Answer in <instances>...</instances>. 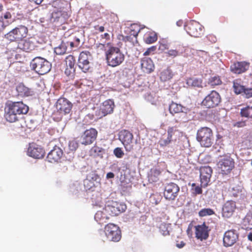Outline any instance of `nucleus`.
I'll use <instances>...</instances> for the list:
<instances>
[{"mask_svg": "<svg viewBox=\"0 0 252 252\" xmlns=\"http://www.w3.org/2000/svg\"><path fill=\"white\" fill-rule=\"evenodd\" d=\"M102 149L97 146H94L91 149V153L92 155H94V156H97L99 155V153L102 152Z\"/></svg>", "mask_w": 252, "mask_h": 252, "instance_id": "obj_50", "label": "nucleus"}, {"mask_svg": "<svg viewBox=\"0 0 252 252\" xmlns=\"http://www.w3.org/2000/svg\"><path fill=\"white\" fill-rule=\"evenodd\" d=\"M68 16L66 12L61 10H56L52 13L50 21L53 23L62 25L65 22Z\"/></svg>", "mask_w": 252, "mask_h": 252, "instance_id": "obj_19", "label": "nucleus"}, {"mask_svg": "<svg viewBox=\"0 0 252 252\" xmlns=\"http://www.w3.org/2000/svg\"><path fill=\"white\" fill-rule=\"evenodd\" d=\"M137 36L136 35L128 34L126 36H123L122 40L124 42H129L134 45L135 43L137 42Z\"/></svg>", "mask_w": 252, "mask_h": 252, "instance_id": "obj_42", "label": "nucleus"}, {"mask_svg": "<svg viewBox=\"0 0 252 252\" xmlns=\"http://www.w3.org/2000/svg\"><path fill=\"white\" fill-rule=\"evenodd\" d=\"M236 209L235 202L232 200L226 201L222 208V216L225 218H229L233 214Z\"/></svg>", "mask_w": 252, "mask_h": 252, "instance_id": "obj_23", "label": "nucleus"}, {"mask_svg": "<svg viewBox=\"0 0 252 252\" xmlns=\"http://www.w3.org/2000/svg\"><path fill=\"white\" fill-rule=\"evenodd\" d=\"M12 17V15L9 12H6L3 16V18L5 19H10Z\"/></svg>", "mask_w": 252, "mask_h": 252, "instance_id": "obj_58", "label": "nucleus"}, {"mask_svg": "<svg viewBox=\"0 0 252 252\" xmlns=\"http://www.w3.org/2000/svg\"><path fill=\"white\" fill-rule=\"evenodd\" d=\"M67 43L69 44L70 48L71 49L78 46V45H75L74 43L73 42H68Z\"/></svg>", "mask_w": 252, "mask_h": 252, "instance_id": "obj_64", "label": "nucleus"}, {"mask_svg": "<svg viewBox=\"0 0 252 252\" xmlns=\"http://www.w3.org/2000/svg\"><path fill=\"white\" fill-rule=\"evenodd\" d=\"M167 135L172 140L180 134V131L176 126H169L167 130Z\"/></svg>", "mask_w": 252, "mask_h": 252, "instance_id": "obj_34", "label": "nucleus"}, {"mask_svg": "<svg viewBox=\"0 0 252 252\" xmlns=\"http://www.w3.org/2000/svg\"><path fill=\"white\" fill-rule=\"evenodd\" d=\"M238 234L235 230H229L226 231L223 235V243L226 247L233 245L238 239Z\"/></svg>", "mask_w": 252, "mask_h": 252, "instance_id": "obj_18", "label": "nucleus"}, {"mask_svg": "<svg viewBox=\"0 0 252 252\" xmlns=\"http://www.w3.org/2000/svg\"><path fill=\"white\" fill-rule=\"evenodd\" d=\"M72 107V103L64 97H60L56 102L57 112L62 115L69 114L71 112Z\"/></svg>", "mask_w": 252, "mask_h": 252, "instance_id": "obj_13", "label": "nucleus"}, {"mask_svg": "<svg viewBox=\"0 0 252 252\" xmlns=\"http://www.w3.org/2000/svg\"><path fill=\"white\" fill-rule=\"evenodd\" d=\"M235 126L237 127H243L246 126V122L245 121H241L238 122L235 124Z\"/></svg>", "mask_w": 252, "mask_h": 252, "instance_id": "obj_57", "label": "nucleus"}, {"mask_svg": "<svg viewBox=\"0 0 252 252\" xmlns=\"http://www.w3.org/2000/svg\"><path fill=\"white\" fill-rule=\"evenodd\" d=\"M115 104L111 99L104 101L100 106V108L95 111V116L99 118L111 114L113 112Z\"/></svg>", "mask_w": 252, "mask_h": 252, "instance_id": "obj_12", "label": "nucleus"}, {"mask_svg": "<svg viewBox=\"0 0 252 252\" xmlns=\"http://www.w3.org/2000/svg\"><path fill=\"white\" fill-rule=\"evenodd\" d=\"M18 95L22 97L32 95V92L23 84H19L16 87Z\"/></svg>", "mask_w": 252, "mask_h": 252, "instance_id": "obj_27", "label": "nucleus"}, {"mask_svg": "<svg viewBox=\"0 0 252 252\" xmlns=\"http://www.w3.org/2000/svg\"><path fill=\"white\" fill-rule=\"evenodd\" d=\"M180 187L174 183H169L164 188L163 195L165 198L169 201L174 200L178 195Z\"/></svg>", "mask_w": 252, "mask_h": 252, "instance_id": "obj_11", "label": "nucleus"}, {"mask_svg": "<svg viewBox=\"0 0 252 252\" xmlns=\"http://www.w3.org/2000/svg\"><path fill=\"white\" fill-rule=\"evenodd\" d=\"M4 110L6 121L14 123L18 120V115L27 114L29 108L22 101H9L6 104Z\"/></svg>", "mask_w": 252, "mask_h": 252, "instance_id": "obj_1", "label": "nucleus"}, {"mask_svg": "<svg viewBox=\"0 0 252 252\" xmlns=\"http://www.w3.org/2000/svg\"><path fill=\"white\" fill-rule=\"evenodd\" d=\"M106 22L103 25H99L98 24L95 25L94 26V29L95 30L96 33L102 32L105 30L104 25Z\"/></svg>", "mask_w": 252, "mask_h": 252, "instance_id": "obj_52", "label": "nucleus"}, {"mask_svg": "<svg viewBox=\"0 0 252 252\" xmlns=\"http://www.w3.org/2000/svg\"><path fill=\"white\" fill-rule=\"evenodd\" d=\"M115 176V175L112 172H108L106 174V178L107 179H110V178H113Z\"/></svg>", "mask_w": 252, "mask_h": 252, "instance_id": "obj_59", "label": "nucleus"}, {"mask_svg": "<svg viewBox=\"0 0 252 252\" xmlns=\"http://www.w3.org/2000/svg\"><path fill=\"white\" fill-rule=\"evenodd\" d=\"M244 97L247 98H249L252 97V88H245L243 94H242Z\"/></svg>", "mask_w": 252, "mask_h": 252, "instance_id": "obj_48", "label": "nucleus"}, {"mask_svg": "<svg viewBox=\"0 0 252 252\" xmlns=\"http://www.w3.org/2000/svg\"><path fill=\"white\" fill-rule=\"evenodd\" d=\"M154 173L155 174L154 176L152 174L149 176V180L152 182H156L158 180V176L160 174V172L159 170L156 169L154 170Z\"/></svg>", "mask_w": 252, "mask_h": 252, "instance_id": "obj_47", "label": "nucleus"}, {"mask_svg": "<svg viewBox=\"0 0 252 252\" xmlns=\"http://www.w3.org/2000/svg\"><path fill=\"white\" fill-rule=\"evenodd\" d=\"M159 228L160 232L163 235L166 236L169 234V232L168 230L166 224L165 223H161L160 225Z\"/></svg>", "mask_w": 252, "mask_h": 252, "instance_id": "obj_46", "label": "nucleus"}, {"mask_svg": "<svg viewBox=\"0 0 252 252\" xmlns=\"http://www.w3.org/2000/svg\"><path fill=\"white\" fill-rule=\"evenodd\" d=\"M180 117L181 118L179 120L180 122L185 123L188 121V116L186 113L181 114Z\"/></svg>", "mask_w": 252, "mask_h": 252, "instance_id": "obj_56", "label": "nucleus"}, {"mask_svg": "<svg viewBox=\"0 0 252 252\" xmlns=\"http://www.w3.org/2000/svg\"><path fill=\"white\" fill-rule=\"evenodd\" d=\"M250 63L246 62H237L230 66L231 71L236 74H241L248 70Z\"/></svg>", "mask_w": 252, "mask_h": 252, "instance_id": "obj_25", "label": "nucleus"}, {"mask_svg": "<svg viewBox=\"0 0 252 252\" xmlns=\"http://www.w3.org/2000/svg\"><path fill=\"white\" fill-rule=\"evenodd\" d=\"M119 139L124 145L125 150L130 152L134 150L135 143L133 141V135L127 130H122L119 134Z\"/></svg>", "mask_w": 252, "mask_h": 252, "instance_id": "obj_6", "label": "nucleus"}, {"mask_svg": "<svg viewBox=\"0 0 252 252\" xmlns=\"http://www.w3.org/2000/svg\"><path fill=\"white\" fill-rule=\"evenodd\" d=\"M196 138L202 145L209 147L211 146L213 139L212 130L207 127H201L197 131Z\"/></svg>", "mask_w": 252, "mask_h": 252, "instance_id": "obj_5", "label": "nucleus"}, {"mask_svg": "<svg viewBox=\"0 0 252 252\" xmlns=\"http://www.w3.org/2000/svg\"><path fill=\"white\" fill-rule=\"evenodd\" d=\"M185 30L189 35L195 38L200 37L203 34V27L194 20L190 21L187 24Z\"/></svg>", "mask_w": 252, "mask_h": 252, "instance_id": "obj_9", "label": "nucleus"}, {"mask_svg": "<svg viewBox=\"0 0 252 252\" xmlns=\"http://www.w3.org/2000/svg\"><path fill=\"white\" fill-rule=\"evenodd\" d=\"M158 39L156 33L153 32H148L144 36V41L147 44H152Z\"/></svg>", "mask_w": 252, "mask_h": 252, "instance_id": "obj_29", "label": "nucleus"}, {"mask_svg": "<svg viewBox=\"0 0 252 252\" xmlns=\"http://www.w3.org/2000/svg\"><path fill=\"white\" fill-rule=\"evenodd\" d=\"M210 229L207 226L205 222L201 225H198L195 226V237L197 239L201 241L206 240L209 237V233Z\"/></svg>", "mask_w": 252, "mask_h": 252, "instance_id": "obj_20", "label": "nucleus"}, {"mask_svg": "<svg viewBox=\"0 0 252 252\" xmlns=\"http://www.w3.org/2000/svg\"><path fill=\"white\" fill-rule=\"evenodd\" d=\"M1 19H2V17L0 19V30L3 29L5 27V26H4L3 23Z\"/></svg>", "mask_w": 252, "mask_h": 252, "instance_id": "obj_61", "label": "nucleus"}, {"mask_svg": "<svg viewBox=\"0 0 252 252\" xmlns=\"http://www.w3.org/2000/svg\"><path fill=\"white\" fill-rule=\"evenodd\" d=\"M212 172V169L210 166H205L200 167V178L201 187L205 188L208 186Z\"/></svg>", "mask_w": 252, "mask_h": 252, "instance_id": "obj_17", "label": "nucleus"}, {"mask_svg": "<svg viewBox=\"0 0 252 252\" xmlns=\"http://www.w3.org/2000/svg\"><path fill=\"white\" fill-rule=\"evenodd\" d=\"M67 50V46L65 43L62 42L61 44L55 48V53L57 55H63Z\"/></svg>", "mask_w": 252, "mask_h": 252, "instance_id": "obj_38", "label": "nucleus"}, {"mask_svg": "<svg viewBox=\"0 0 252 252\" xmlns=\"http://www.w3.org/2000/svg\"><path fill=\"white\" fill-rule=\"evenodd\" d=\"M174 76L172 70L168 67L162 70L160 73V79L161 81L166 82L171 79Z\"/></svg>", "mask_w": 252, "mask_h": 252, "instance_id": "obj_28", "label": "nucleus"}, {"mask_svg": "<svg viewBox=\"0 0 252 252\" xmlns=\"http://www.w3.org/2000/svg\"><path fill=\"white\" fill-rule=\"evenodd\" d=\"M185 109V107H183L182 105L174 102H172L169 106V112L173 115L176 113L183 112Z\"/></svg>", "mask_w": 252, "mask_h": 252, "instance_id": "obj_30", "label": "nucleus"}, {"mask_svg": "<svg viewBox=\"0 0 252 252\" xmlns=\"http://www.w3.org/2000/svg\"><path fill=\"white\" fill-rule=\"evenodd\" d=\"M106 211L110 216H117L126 209V206L122 203L112 202L111 204L106 207Z\"/></svg>", "mask_w": 252, "mask_h": 252, "instance_id": "obj_14", "label": "nucleus"}, {"mask_svg": "<svg viewBox=\"0 0 252 252\" xmlns=\"http://www.w3.org/2000/svg\"><path fill=\"white\" fill-rule=\"evenodd\" d=\"M28 33V28L23 25H20L5 34L4 37L10 42H19L26 38Z\"/></svg>", "mask_w": 252, "mask_h": 252, "instance_id": "obj_4", "label": "nucleus"}, {"mask_svg": "<svg viewBox=\"0 0 252 252\" xmlns=\"http://www.w3.org/2000/svg\"><path fill=\"white\" fill-rule=\"evenodd\" d=\"M140 29H141L138 24H133L127 28L126 32L128 34L137 36Z\"/></svg>", "mask_w": 252, "mask_h": 252, "instance_id": "obj_35", "label": "nucleus"}, {"mask_svg": "<svg viewBox=\"0 0 252 252\" xmlns=\"http://www.w3.org/2000/svg\"><path fill=\"white\" fill-rule=\"evenodd\" d=\"M97 135V131L95 128L87 129L81 137V143L85 145H90L96 139Z\"/></svg>", "mask_w": 252, "mask_h": 252, "instance_id": "obj_16", "label": "nucleus"}, {"mask_svg": "<svg viewBox=\"0 0 252 252\" xmlns=\"http://www.w3.org/2000/svg\"><path fill=\"white\" fill-rule=\"evenodd\" d=\"M157 47L156 46H153L148 48L147 50L143 53V55L145 56H149L151 54H154L156 51Z\"/></svg>", "mask_w": 252, "mask_h": 252, "instance_id": "obj_51", "label": "nucleus"}, {"mask_svg": "<svg viewBox=\"0 0 252 252\" xmlns=\"http://www.w3.org/2000/svg\"><path fill=\"white\" fill-rule=\"evenodd\" d=\"M233 88L234 93L237 94H242L245 87L242 84L240 79H235L233 81Z\"/></svg>", "mask_w": 252, "mask_h": 252, "instance_id": "obj_31", "label": "nucleus"}, {"mask_svg": "<svg viewBox=\"0 0 252 252\" xmlns=\"http://www.w3.org/2000/svg\"><path fill=\"white\" fill-rule=\"evenodd\" d=\"M140 67L142 71L147 74H150L155 70V64L150 58L144 57L141 59Z\"/></svg>", "mask_w": 252, "mask_h": 252, "instance_id": "obj_21", "label": "nucleus"}, {"mask_svg": "<svg viewBox=\"0 0 252 252\" xmlns=\"http://www.w3.org/2000/svg\"><path fill=\"white\" fill-rule=\"evenodd\" d=\"M168 135L166 138L162 137L158 141V143L161 147H165L168 145L172 141Z\"/></svg>", "mask_w": 252, "mask_h": 252, "instance_id": "obj_44", "label": "nucleus"}, {"mask_svg": "<svg viewBox=\"0 0 252 252\" xmlns=\"http://www.w3.org/2000/svg\"><path fill=\"white\" fill-rule=\"evenodd\" d=\"M65 64L67 67H74L75 63V59L71 55H69L65 58Z\"/></svg>", "mask_w": 252, "mask_h": 252, "instance_id": "obj_41", "label": "nucleus"}, {"mask_svg": "<svg viewBox=\"0 0 252 252\" xmlns=\"http://www.w3.org/2000/svg\"><path fill=\"white\" fill-rule=\"evenodd\" d=\"M64 73L69 78L73 79L75 75L74 67H69L66 66Z\"/></svg>", "mask_w": 252, "mask_h": 252, "instance_id": "obj_45", "label": "nucleus"}, {"mask_svg": "<svg viewBox=\"0 0 252 252\" xmlns=\"http://www.w3.org/2000/svg\"><path fill=\"white\" fill-rule=\"evenodd\" d=\"M102 37L106 39H109L110 38V35L108 33H105L104 34L102 35Z\"/></svg>", "mask_w": 252, "mask_h": 252, "instance_id": "obj_63", "label": "nucleus"}, {"mask_svg": "<svg viewBox=\"0 0 252 252\" xmlns=\"http://www.w3.org/2000/svg\"><path fill=\"white\" fill-rule=\"evenodd\" d=\"M243 225L246 229H252V213L247 214L243 220Z\"/></svg>", "mask_w": 252, "mask_h": 252, "instance_id": "obj_33", "label": "nucleus"}, {"mask_svg": "<svg viewBox=\"0 0 252 252\" xmlns=\"http://www.w3.org/2000/svg\"><path fill=\"white\" fill-rule=\"evenodd\" d=\"M114 154L118 158H122L124 155V153L122 148L117 147L114 150Z\"/></svg>", "mask_w": 252, "mask_h": 252, "instance_id": "obj_49", "label": "nucleus"}, {"mask_svg": "<svg viewBox=\"0 0 252 252\" xmlns=\"http://www.w3.org/2000/svg\"><path fill=\"white\" fill-rule=\"evenodd\" d=\"M221 83L222 81L219 76L210 77L208 81V84L213 87L221 85Z\"/></svg>", "mask_w": 252, "mask_h": 252, "instance_id": "obj_40", "label": "nucleus"}, {"mask_svg": "<svg viewBox=\"0 0 252 252\" xmlns=\"http://www.w3.org/2000/svg\"><path fill=\"white\" fill-rule=\"evenodd\" d=\"M28 152L30 156L35 158H42L45 155L44 150L40 146L35 144L30 146Z\"/></svg>", "mask_w": 252, "mask_h": 252, "instance_id": "obj_22", "label": "nucleus"}, {"mask_svg": "<svg viewBox=\"0 0 252 252\" xmlns=\"http://www.w3.org/2000/svg\"><path fill=\"white\" fill-rule=\"evenodd\" d=\"M240 115L243 117L252 119V106H247L241 109Z\"/></svg>", "mask_w": 252, "mask_h": 252, "instance_id": "obj_37", "label": "nucleus"}, {"mask_svg": "<svg viewBox=\"0 0 252 252\" xmlns=\"http://www.w3.org/2000/svg\"><path fill=\"white\" fill-rule=\"evenodd\" d=\"M35 45L30 39L22 40L18 42V48L24 51L30 52L34 49Z\"/></svg>", "mask_w": 252, "mask_h": 252, "instance_id": "obj_26", "label": "nucleus"}, {"mask_svg": "<svg viewBox=\"0 0 252 252\" xmlns=\"http://www.w3.org/2000/svg\"><path fill=\"white\" fill-rule=\"evenodd\" d=\"M31 67L32 70L35 71L39 75H44L49 72L52 67L51 63L45 59L37 57L34 58L31 62Z\"/></svg>", "mask_w": 252, "mask_h": 252, "instance_id": "obj_3", "label": "nucleus"}, {"mask_svg": "<svg viewBox=\"0 0 252 252\" xmlns=\"http://www.w3.org/2000/svg\"><path fill=\"white\" fill-rule=\"evenodd\" d=\"M186 83L189 87L197 88L202 87V80L200 78H189L187 80Z\"/></svg>", "mask_w": 252, "mask_h": 252, "instance_id": "obj_32", "label": "nucleus"}, {"mask_svg": "<svg viewBox=\"0 0 252 252\" xmlns=\"http://www.w3.org/2000/svg\"><path fill=\"white\" fill-rule=\"evenodd\" d=\"M183 53L182 51H180V49H170L166 52V54L168 57L173 58L180 56Z\"/></svg>", "mask_w": 252, "mask_h": 252, "instance_id": "obj_43", "label": "nucleus"}, {"mask_svg": "<svg viewBox=\"0 0 252 252\" xmlns=\"http://www.w3.org/2000/svg\"><path fill=\"white\" fill-rule=\"evenodd\" d=\"M96 48L98 50H105V51L108 49L106 44L98 43L96 44Z\"/></svg>", "mask_w": 252, "mask_h": 252, "instance_id": "obj_55", "label": "nucleus"}, {"mask_svg": "<svg viewBox=\"0 0 252 252\" xmlns=\"http://www.w3.org/2000/svg\"><path fill=\"white\" fill-rule=\"evenodd\" d=\"M220 101V94L215 91H212L204 98L201 104L207 108H211L217 106Z\"/></svg>", "mask_w": 252, "mask_h": 252, "instance_id": "obj_10", "label": "nucleus"}, {"mask_svg": "<svg viewBox=\"0 0 252 252\" xmlns=\"http://www.w3.org/2000/svg\"><path fill=\"white\" fill-rule=\"evenodd\" d=\"M215 214L214 210L211 208H204L198 212V215L200 217H204L208 216H211Z\"/></svg>", "mask_w": 252, "mask_h": 252, "instance_id": "obj_39", "label": "nucleus"}, {"mask_svg": "<svg viewBox=\"0 0 252 252\" xmlns=\"http://www.w3.org/2000/svg\"><path fill=\"white\" fill-rule=\"evenodd\" d=\"M63 154L62 150L57 146H55L48 153L47 159L51 163L58 161L62 158Z\"/></svg>", "mask_w": 252, "mask_h": 252, "instance_id": "obj_24", "label": "nucleus"}, {"mask_svg": "<svg viewBox=\"0 0 252 252\" xmlns=\"http://www.w3.org/2000/svg\"><path fill=\"white\" fill-rule=\"evenodd\" d=\"M108 213L106 211V207L102 211H97L95 216L94 218L97 220H108L109 217L108 216Z\"/></svg>", "mask_w": 252, "mask_h": 252, "instance_id": "obj_36", "label": "nucleus"}, {"mask_svg": "<svg viewBox=\"0 0 252 252\" xmlns=\"http://www.w3.org/2000/svg\"><path fill=\"white\" fill-rule=\"evenodd\" d=\"M192 187L194 188L193 189V190H194V193L195 194H200L202 193V190L201 189V186L199 187V186H196L195 183H193L192 184Z\"/></svg>", "mask_w": 252, "mask_h": 252, "instance_id": "obj_54", "label": "nucleus"}, {"mask_svg": "<svg viewBox=\"0 0 252 252\" xmlns=\"http://www.w3.org/2000/svg\"><path fill=\"white\" fill-rule=\"evenodd\" d=\"M29 1H33L36 4H40L43 1V0H29Z\"/></svg>", "mask_w": 252, "mask_h": 252, "instance_id": "obj_62", "label": "nucleus"}, {"mask_svg": "<svg viewBox=\"0 0 252 252\" xmlns=\"http://www.w3.org/2000/svg\"><path fill=\"white\" fill-rule=\"evenodd\" d=\"M185 245V243L183 241H181L180 243H177L176 246L179 248H182Z\"/></svg>", "mask_w": 252, "mask_h": 252, "instance_id": "obj_60", "label": "nucleus"}, {"mask_svg": "<svg viewBox=\"0 0 252 252\" xmlns=\"http://www.w3.org/2000/svg\"><path fill=\"white\" fill-rule=\"evenodd\" d=\"M91 58V54L89 51H84L80 53L78 61V66L82 72L88 73L92 71V67L90 62Z\"/></svg>", "mask_w": 252, "mask_h": 252, "instance_id": "obj_8", "label": "nucleus"}, {"mask_svg": "<svg viewBox=\"0 0 252 252\" xmlns=\"http://www.w3.org/2000/svg\"><path fill=\"white\" fill-rule=\"evenodd\" d=\"M105 235L109 241L119 242L122 237L119 227L113 223H108L104 227Z\"/></svg>", "mask_w": 252, "mask_h": 252, "instance_id": "obj_7", "label": "nucleus"}, {"mask_svg": "<svg viewBox=\"0 0 252 252\" xmlns=\"http://www.w3.org/2000/svg\"><path fill=\"white\" fill-rule=\"evenodd\" d=\"M78 144L76 141L72 140V141L69 142V148L70 150L75 151L77 149V148H78Z\"/></svg>", "mask_w": 252, "mask_h": 252, "instance_id": "obj_53", "label": "nucleus"}, {"mask_svg": "<svg viewBox=\"0 0 252 252\" xmlns=\"http://www.w3.org/2000/svg\"><path fill=\"white\" fill-rule=\"evenodd\" d=\"M218 165L222 174H227L234 168V162L230 157H225L219 161Z\"/></svg>", "mask_w": 252, "mask_h": 252, "instance_id": "obj_15", "label": "nucleus"}, {"mask_svg": "<svg viewBox=\"0 0 252 252\" xmlns=\"http://www.w3.org/2000/svg\"><path fill=\"white\" fill-rule=\"evenodd\" d=\"M108 49L105 52V58L108 65L114 67L120 65L125 60V55L120 49L107 43Z\"/></svg>", "mask_w": 252, "mask_h": 252, "instance_id": "obj_2", "label": "nucleus"}]
</instances>
